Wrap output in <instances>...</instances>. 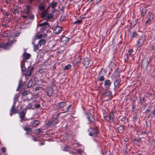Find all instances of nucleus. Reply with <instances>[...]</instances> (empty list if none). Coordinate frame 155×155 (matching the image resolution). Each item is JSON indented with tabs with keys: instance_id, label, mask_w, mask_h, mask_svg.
<instances>
[{
	"instance_id": "nucleus-1",
	"label": "nucleus",
	"mask_w": 155,
	"mask_h": 155,
	"mask_svg": "<svg viewBox=\"0 0 155 155\" xmlns=\"http://www.w3.org/2000/svg\"><path fill=\"white\" fill-rule=\"evenodd\" d=\"M13 42V41H10L7 43H4L2 45L0 44V48H2L5 49H8L11 47V45Z\"/></svg>"
},
{
	"instance_id": "nucleus-2",
	"label": "nucleus",
	"mask_w": 155,
	"mask_h": 155,
	"mask_svg": "<svg viewBox=\"0 0 155 155\" xmlns=\"http://www.w3.org/2000/svg\"><path fill=\"white\" fill-rule=\"evenodd\" d=\"M149 63V59L148 58H145L143 59L141 63V65L143 68H147Z\"/></svg>"
},
{
	"instance_id": "nucleus-3",
	"label": "nucleus",
	"mask_w": 155,
	"mask_h": 155,
	"mask_svg": "<svg viewBox=\"0 0 155 155\" xmlns=\"http://www.w3.org/2000/svg\"><path fill=\"white\" fill-rule=\"evenodd\" d=\"M91 130H92L89 133V135L93 137L96 136L98 132L97 128V127L94 128V129L92 128Z\"/></svg>"
},
{
	"instance_id": "nucleus-4",
	"label": "nucleus",
	"mask_w": 155,
	"mask_h": 155,
	"mask_svg": "<svg viewBox=\"0 0 155 155\" xmlns=\"http://www.w3.org/2000/svg\"><path fill=\"white\" fill-rule=\"evenodd\" d=\"M146 38V37L145 36H143L140 37L137 43L138 47L141 46L142 45Z\"/></svg>"
},
{
	"instance_id": "nucleus-5",
	"label": "nucleus",
	"mask_w": 155,
	"mask_h": 155,
	"mask_svg": "<svg viewBox=\"0 0 155 155\" xmlns=\"http://www.w3.org/2000/svg\"><path fill=\"white\" fill-rule=\"evenodd\" d=\"M26 113V110L25 109H23L19 113L20 117L21 118L20 121L22 122L23 121L25 120L24 119L25 114Z\"/></svg>"
},
{
	"instance_id": "nucleus-6",
	"label": "nucleus",
	"mask_w": 155,
	"mask_h": 155,
	"mask_svg": "<svg viewBox=\"0 0 155 155\" xmlns=\"http://www.w3.org/2000/svg\"><path fill=\"white\" fill-rule=\"evenodd\" d=\"M66 105V103L65 102H59L57 104L56 106L57 109L63 108Z\"/></svg>"
},
{
	"instance_id": "nucleus-7",
	"label": "nucleus",
	"mask_w": 155,
	"mask_h": 155,
	"mask_svg": "<svg viewBox=\"0 0 155 155\" xmlns=\"http://www.w3.org/2000/svg\"><path fill=\"white\" fill-rule=\"evenodd\" d=\"M62 31V28L59 26L55 27L54 29V32L57 34L60 33Z\"/></svg>"
},
{
	"instance_id": "nucleus-8",
	"label": "nucleus",
	"mask_w": 155,
	"mask_h": 155,
	"mask_svg": "<svg viewBox=\"0 0 155 155\" xmlns=\"http://www.w3.org/2000/svg\"><path fill=\"white\" fill-rule=\"evenodd\" d=\"M90 60L89 58H86L84 59L83 64L86 68H87L89 64Z\"/></svg>"
},
{
	"instance_id": "nucleus-9",
	"label": "nucleus",
	"mask_w": 155,
	"mask_h": 155,
	"mask_svg": "<svg viewBox=\"0 0 155 155\" xmlns=\"http://www.w3.org/2000/svg\"><path fill=\"white\" fill-rule=\"evenodd\" d=\"M104 96L110 98L112 97V92L110 91H108L103 93Z\"/></svg>"
},
{
	"instance_id": "nucleus-10",
	"label": "nucleus",
	"mask_w": 155,
	"mask_h": 155,
	"mask_svg": "<svg viewBox=\"0 0 155 155\" xmlns=\"http://www.w3.org/2000/svg\"><path fill=\"white\" fill-rule=\"evenodd\" d=\"M153 19V15L151 12H149V16L148 17L146 23H148Z\"/></svg>"
},
{
	"instance_id": "nucleus-11",
	"label": "nucleus",
	"mask_w": 155,
	"mask_h": 155,
	"mask_svg": "<svg viewBox=\"0 0 155 155\" xmlns=\"http://www.w3.org/2000/svg\"><path fill=\"white\" fill-rule=\"evenodd\" d=\"M39 26L42 27L43 29L47 28L49 26V24L47 22L39 24Z\"/></svg>"
},
{
	"instance_id": "nucleus-12",
	"label": "nucleus",
	"mask_w": 155,
	"mask_h": 155,
	"mask_svg": "<svg viewBox=\"0 0 155 155\" xmlns=\"http://www.w3.org/2000/svg\"><path fill=\"white\" fill-rule=\"evenodd\" d=\"M69 40V38L65 36L62 37L61 39V41L63 43H66Z\"/></svg>"
},
{
	"instance_id": "nucleus-13",
	"label": "nucleus",
	"mask_w": 155,
	"mask_h": 155,
	"mask_svg": "<svg viewBox=\"0 0 155 155\" xmlns=\"http://www.w3.org/2000/svg\"><path fill=\"white\" fill-rule=\"evenodd\" d=\"M111 83L110 81L109 80H106L104 82V86L105 87L108 89Z\"/></svg>"
},
{
	"instance_id": "nucleus-14",
	"label": "nucleus",
	"mask_w": 155,
	"mask_h": 155,
	"mask_svg": "<svg viewBox=\"0 0 155 155\" xmlns=\"http://www.w3.org/2000/svg\"><path fill=\"white\" fill-rule=\"evenodd\" d=\"M88 118L90 122H93L94 120V118L93 115L91 114H89L88 115Z\"/></svg>"
},
{
	"instance_id": "nucleus-15",
	"label": "nucleus",
	"mask_w": 155,
	"mask_h": 155,
	"mask_svg": "<svg viewBox=\"0 0 155 155\" xmlns=\"http://www.w3.org/2000/svg\"><path fill=\"white\" fill-rule=\"evenodd\" d=\"M40 124V121L38 120H34L32 122L31 126L33 127H35L36 126Z\"/></svg>"
},
{
	"instance_id": "nucleus-16",
	"label": "nucleus",
	"mask_w": 155,
	"mask_h": 155,
	"mask_svg": "<svg viewBox=\"0 0 155 155\" xmlns=\"http://www.w3.org/2000/svg\"><path fill=\"white\" fill-rule=\"evenodd\" d=\"M112 116H113V114L112 113L110 114H108L107 116L104 117V119L106 120L109 121L110 120L111 117Z\"/></svg>"
},
{
	"instance_id": "nucleus-17",
	"label": "nucleus",
	"mask_w": 155,
	"mask_h": 155,
	"mask_svg": "<svg viewBox=\"0 0 155 155\" xmlns=\"http://www.w3.org/2000/svg\"><path fill=\"white\" fill-rule=\"evenodd\" d=\"M23 58L26 59H28L30 58L31 55L30 54L26 53H24L23 55Z\"/></svg>"
},
{
	"instance_id": "nucleus-18",
	"label": "nucleus",
	"mask_w": 155,
	"mask_h": 155,
	"mask_svg": "<svg viewBox=\"0 0 155 155\" xmlns=\"http://www.w3.org/2000/svg\"><path fill=\"white\" fill-rule=\"evenodd\" d=\"M53 90L51 88H49L48 89L47 94L48 96H51L53 93Z\"/></svg>"
},
{
	"instance_id": "nucleus-19",
	"label": "nucleus",
	"mask_w": 155,
	"mask_h": 155,
	"mask_svg": "<svg viewBox=\"0 0 155 155\" xmlns=\"http://www.w3.org/2000/svg\"><path fill=\"white\" fill-rule=\"evenodd\" d=\"M120 81L121 80L120 79L116 80L114 82V87H116L117 86Z\"/></svg>"
},
{
	"instance_id": "nucleus-20",
	"label": "nucleus",
	"mask_w": 155,
	"mask_h": 155,
	"mask_svg": "<svg viewBox=\"0 0 155 155\" xmlns=\"http://www.w3.org/2000/svg\"><path fill=\"white\" fill-rule=\"evenodd\" d=\"M33 70V68H32L31 69H30L28 70V71H27L26 74V76H30L31 75V73L32 71Z\"/></svg>"
},
{
	"instance_id": "nucleus-21",
	"label": "nucleus",
	"mask_w": 155,
	"mask_h": 155,
	"mask_svg": "<svg viewBox=\"0 0 155 155\" xmlns=\"http://www.w3.org/2000/svg\"><path fill=\"white\" fill-rule=\"evenodd\" d=\"M46 43L44 39H41L39 41V44H40V46L44 45Z\"/></svg>"
},
{
	"instance_id": "nucleus-22",
	"label": "nucleus",
	"mask_w": 155,
	"mask_h": 155,
	"mask_svg": "<svg viewBox=\"0 0 155 155\" xmlns=\"http://www.w3.org/2000/svg\"><path fill=\"white\" fill-rule=\"evenodd\" d=\"M37 50H41V49H40V48H39V45H34V51H36Z\"/></svg>"
},
{
	"instance_id": "nucleus-23",
	"label": "nucleus",
	"mask_w": 155,
	"mask_h": 155,
	"mask_svg": "<svg viewBox=\"0 0 155 155\" xmlns=\"http://www.w3.org/2000/svg\"><path fill=\"white\" fill-rule=\"evenodd\" d=\"M48 13L46 11L42 13L41 15V18H44L45 16H47Z\"/></svg>"
},
{
	"instance_id": "nucleus-24",
	"label": "nucleus",
	"mask_w": 155,
	"mask_h": 155,
	"mask_svg": "<svg viewBox=\"0 0 155 155\" xmlns=\"http://www.w3.org/2000/svg\"><path fill=\"white\" fill-rule=\"evenodd\" d=\"M11 112L13 113H16L17 112L16 111V110L15 108V107L14 106H13L11 109Z\"/></svg>"
},
{
	"instance_id": "nucleus-25",
	"label": "nucleus",
	"mask_w": 155,
	"mask_h": 155,
	"mask_svg": "<svg viewBox=\"0 0 155 155\" xmlns=\"http://www.w3.org/2000/svg\"><path fill=\"white\" fill-rule=\"evenodd\" d=\"M71 68V66L70 64H68L67 65H66L64 68V70H67L69 69H70Z\"/></svg>"
},
{
	"instance_id": "nucleus-26",
	"label": "nucleus",
	"mask_w": 155,
	"mask_h": 155,
	"mask_svg": "<svg viewBox=\"0 0 155 155\" xmlns=\"http://www.w3.org/2000/svg\"><path fill=\"white\" fill-rule=\"evenodd\" d=\"M57 3L56 2H54L51 5V8H55L57 5Z\"/></svg>"
},
{
	"instance_id": "nucleus-27",
	"label": "nucleus",
	"mask_w": 155,
	"mask_h": 155,
	"mask_svg": "<svg viewBox=\"0 0 155 155\" xmlns=\"http://www.w3.org/2000/svg\"><path fill=\"white\" fill-rule=\"evenodd\" d=\"M24 129L25 131H27L28 132H31L32 131V129L28 127H25L24 128Z\"/></svg>"
},
{
	"instance_id": "nucleus-28",
	"label": "nucleus",
	"mask_w": 155,
	"mask_h": 155,
	"mask_svg": "<svg viewBox=\"0 0 155 155\" xmlns=\"http://www.w3.org/2000/svg\"><path fill=\"white\" fill-rule=\"evenodd\" d=\"M21 70L23 71H25V68L24 65L22 64H21Z\"/></svg>"
},
{
	"instance_id": "nucleus-29",
	"label": "nucleus",
	"mask_w": 155,
	"mask_h": 155,
	"mask_svg": "<svg viewBox=\"0 0 155 155\" xmlns=\"http://www.w3.org/2000/svg\"><path fill=\"white\" fill-rule=\"evenodd\" d=\"M39 8L41 10H43L45 9V7L43 5H41L40 6H39Z\"/></svg>"
},
{
	"instance_id": "nucleus-30",
	"label": "nucleus",
	"mask_w": 155,
	"mask_h": 155,
	"mask_svg": "<svg viewBox=\"0 0 155 155\" xmlns=\"http://www.w3.org/2000/svg\"><path fill=\"white\" fill-rule=\"evenodd\" d=\"M104 76H101L99 77V78L98 79V80L100 81H103L104 80Z\"/></svg>"
},
{
	"instance_id": "nucleus-31",
	"label": "nucleus",
	"mask_w": 155,
	"mask_h": 155,
	"mask_svg": "<svg viewBox=\"0 0 155 155\" xmlns=\"http://www.w3.org/2000/svg\"><path fill=\"white\" fill-rule=\"evenodd\" d=\"M71 105H69L67 107H66V110L64 111V113L67 112L68 111L69 109L71 107Z\"/></svg>"
},
{
	"instance_id": "nucleus-32",
	"label": "nucleus",
	"mask_w": 155,
	"mask_h": 155,
	"mask_svg": "<svg viewBox=\"0 0 155 155\" xmlns=\"http://www.w3.org/2000/svg\"><path fill=\"white\" fill-rule=\"evenodd\" d=\"M42 34H40L39 35H37L36 36V38L37 39H40L42 38Z\"/></svg>"
},
{
	"instance_id": "nucleus-33",
	"label": "nucleus",
	"mask_w": 155,
	"mask_h": 155,
	"mask_svg": "<svg viewBox=\"0 0 155 155\" xmlns=\"http://www.w3.org/2000/svg\"><path fill=\"white\" fill-rule=\"evenodd\" d=\"M56 122H54L53 121H51L50 122L48 123V124L49 125H54L56 124Z\"/></svg>"
},
{
	"instance_id": "nucleus-34",
	"label": "nucleus",
	"mask_w": 155,
	"mask_h": 155,
	"mask_svg": "<svg viewBox=\"0 0 155 155\" xmlns=\"http://www.w3.org/2000/svg\"><path fill=\"white\" fill-rule=\"evenodd\" d=\"M28 91H24L22 93V95L23 96H25L27 94Z\"/></svg>"
},
{
	"instance_id": "nucleus-35",
	"label": "nucleus",
	"mask_w": 155,
	"mask_h": 155,
	"mask_svg": "<svg viewBox=\"0 0 155 155\" xmlns=\"http://www.w3.org/2000/svg\"><path fill=\"white\" fill-rule=\"evenodd\" d=\"M82 21V20H78L77 21H76L75 22H74V24H76V23H77V24H79L80 23V22H81Z\"/></svg>"
},
{
	"instance_id": "nucleus-36",
	"label": "nucleus",
	"mask_w": 155,
	"mask_h": 155,
	"mask_svg": "<svg viewBox=\"0 0 155 155\" xmlns=\"http://www.w3.org/2000/svg\"><path fill=\"white\" fill-rule=\"evenodd\" d=\"M39 72L41 74H43L44 72V70L43 69H41L39 70Z\"/></svg>"
},
{
	"instance_id": "nucleus-37",
	"label": "nucleus",
	"mask_w": 155,
	"mask_h": 155,
	"mask_svg": "<svg viewBox=\"0 0 155 155\" xmlns=\"http://www.w3.org/2000/svg\"><path fill=\"white\" fill-rule=\"evenodd\" d=\"M53 16V15L51 14H48L47 15V17H48L49 18H52Z\"/></svg>"
},
{
	"instance_id": "nucleus-38",
	"label": "nucleus",
	"mask_w": 155,
	"mask_h": 155,
	"mask_svg": "<svg viewBox=\"0 0 155 155\" xmlns=\"http://www.w3.org/2000/svg\"><path fill=\"white\" fill-rule=\"evenodd\" d=\"M137 34L135 32H133L132 34V37H134L137 36Z\"/></svg>"
},
{
	"instance_id": "nucleus-39",
	"label": "nucleus",
	"mask_w": 155,
	"mask_h": 155,
	"mask_svg": "<svg viewBox=\"0 0 155 155\" xmlns=\"http://www.w3.org/2000/svg\"><path fill=\"white\" fill-rule=\"evenodd\" d=\"M1 150H2V151L3 153L5 152V149L4 147H2Z\"/></svg>"
},
{
	"instance_id": "nucleus-40",
	"label": "nucleus",
	"mask_w": 155,
	"mask_h": 155,
	"mask_svg": "<svg viewBox=\"0 0 155 155\" xmlns=\"http://www.w3.org/2000/svg\"><path fill=\"white\" fill-rule=\"evenodd\" d=\"M41 88L40 87H36L35 88V90L36 91H38Z\"/></svg>"
},
{
	"instance_id": "nucleus-41",
	"label": "nucleus",
	"mask_w": 155,
	"mask_h": 155,
	"mask_svg": "<svg viewBox=\"0 0 155 155\" xmlns=\"http://www.w3.org/2000/svg\"><path fill=\"white\" fill-rule=\"evenodd\" d=\"M43 130L41 129H38L37 130V132L38 133H40Z\"/></svg>"
},
{
	"instance_id": "nucleus-42",
	"label": "nucleus",
	"mask_w": 155,
	"mask_h": 155,
	"mask_svg": "<svg viewBox=\"0 0 155 155\" xmlns=\"http://www.w3.org/2000/svg\"><path fill=\"white\" fill-rule=\"evenodd\" d=\"M78 61H77V62L76 61V60H74L75 62H76L77 64L79 63V62L80 61L81 58H80V57H79L78 58Z\"/></svg>"
},
{
	"instance_id": "nucleus-43",
	"label": "nucleus",
	"mask_w": 155,
	"mask_h": 155,
	"mask_svg": "<svg viewBox=\"0 0 155 155\" xmlns=\"http://www.w3.org/2000/svg\"><path fill=\"white\" fill-rule=\"evenodd\" d=\"M133 50L132 49H130L128 50V52L129 53H132L133 52Z\"/></svg>"
},
{
	"instance_id": "nucleus-44",
	"label": "nucleus",
	"mask_w": 155,
	"mask_h": 155,
	"mask_svg": "<svg viewBox=\"0 0 155 155\" xmlns=\"http://www.w3.org/2000/svg\"><path fill=\"white\" fill-rule=\"evenodd\" d=\"M3 36L4 37H6L8 36V34L7 33H4L3 34Z\"/></svg>"
},
{
	"instance_id": "nucleus-45",
	"label": "nucleus",
	"mask_w": 155,
	"mask_h": 155,
	"mask_svg": "<svg viewBox=\"0 0 155 155\" xmlns=\"http://www.w3.org/2000/svg\"><path fill=\"white\" fill-rule=\"evenodd\" d=\"M35 107L36 108H39L40 107V105L39 104H37L35 105Z\"/></svg>"
},
{
	"instance_id": "nucleus-46",
	"label": "nucleus",
	"mask_w": 155,
	"mask_h": 155,
	"mask_svg": "<svg viewBox=\"0 0 155 155\" xmlns=\"http://www.w3.org/2000/svg\"><path fill=\"white\" fill-rule=\"evenodd\" d=\"M125 120V117H123L121 119V120L122 121H124Z\"/></svg>"
},
{
	"instance_id": "nucleus-47",
	"label": "nucleus",
	"mask_w": 155,
	"mask_h": 155,
	"mask_svg": "<svg viewBox=\"0 0 155 155\" xmlns=\"http://www.w3.org/2000/svg\"><path fill=\"white\" fill-rule=\"evenodd\" d=\"M118 128L120 130H122V129H123V127L121 126H120Z\"/></svg>"
},
{
	"instance_id": "nucleus-48",
	"label": "nucleus",
	"mask_w": 155,
	"mask_h": 155,
	"mask_svg": "<svg viewBox=\"0 0 155 155\" xmlns=\"http://www.w3.org/2000/svg\"><path fill=\"white\" fill-rule=\"evenodd\" d=\"M19 35V33H17L15 34V36H18Z\"/></svg>"
},
{
	"instance_id": "nucleus-49",
	"label": "nucleus",
	"mask_w": 155,
	"mask_h": 155,
	"mask_svg": "<svg viewBox=\"0 0 155 155\" xmlns=\"http://www.w3.org/2000/svg\"><path fill=\"white\" fill-rule=\"evenodd\" d=\"M152 49L153 50L155 51V45L153 47Z\"/></svg>"
},
{
	"instance_id": "nucleus-50",
	"label": "nucleus",
	"mask_w": 155,
	"mask_h": 155,
	"mask_svg": "<svg viewBox=\"0 0 155 155\" xmlns=\"http://www.w3.org/2000/svg\"><path fill=\"white\" fill-rule=\"evenodd\" d=\"M77 151L78 153H81V152H82V151L81 150H78Z\"/></svg>"
},
{
	"instance_id": "nucleus-51",
	"label": "nucleus",
	"mask_w": 155,
	"mask_h": 155,
	"mask_svg": "<svg viewBox=\"0 0 155 155\" xmlns=\"http://www.w3.org/2000/svg\"><path fill=\"white\" fill-rule=\"evenodd\" d=\"M131 53H129L128 55L127 56V58L128 57V56H130L131 55Z\"/></svg>"
},
{
	"instance_id": "nucleus-52",
	"label": "nucleus",
	"mask_w": 155,
	"mask_h": 155,
	"mask_svg": "<svg viewBox=\"0 0 155 155\" xmlns=\"http://www.w3.org/2000/svg\"><path fill=\"white\" fill-rule=\"evenodd\" d=\"M31 83V81H30L29 82H28V84H29ZM32 84L31 83V84H30V85L29 86V87H30L32 85Z\"/></svg>"
},
{
	"instance_id": "nucleus-53",
	"label": "nucleus",
	"mask_w": 155,
	"mask_h": 155,
	"mask_svg": "<svg viewBox=\"0 0 155 155\" xmlns=\"http://www.w3.org/2000/svg\"><path fill=\"white\" fill-rule=\"evenodd\" d=\"M37 45H39V48H40V49H41L42 48L41 47V46H40V44L38 43V44Z\"/></svg>"
},
{
	"instance_id": "nucleus-54",
	"label": "nucleus",
	"mask_w": 155,
	"mask_h": 155,
	"mask_svg": "<svg viewBox=\"0 0 155 155\" xmlns=\"http://www.w3.org/2000/svg\"><path fill=\"white\" fill-rule=\"evenodd\" d=\"M124 141H125V142H127L128 141V139L127 138H126V139H124Z\"/></svg>"
},
{
	"instance_id": "nucleus-55",
	"label": "nucleus",
	"mask_w": 155,
	"mask_h": 155,
	"mask_svg": "<svg viewBox=\"0 0 155 155\" xmlns=\"http://www.w3.org/2000/svg\"><path fill=\"white\" fill-rule=\"evenodd\" d=\"M50 18H48V17L46 19V20L47 21H48Z\"/></svg>"
},
{
	"instance_id": "nucleus-56",
	"label": "nucleus",
	"mask_w": 155,
	"mask_h": 155,
	"mask_svg": "<svg viewBox=\"0 0 155 155\" xmlns=\"http://www.w3.org/2000/svg\"><path fill=\"white\" fill-rule=\"evenodd\" d=\"M44 144V143H40V145H43V144Z\"/></svg>"
},
{
	"instance_id": "nucleus-57",
	"label": "nucleus",
	"mask_w": 155,
	"mask_h": 155,
	"mask_svg": "<svg viewBox=\"0 0 155 155\" xmlns=\"http://www.w3.org/2000/svg\"><path fill=\"white\" fill-rule=\"evenodd\" d=\"M6 2H9L10 0H5Z\"/></svg>"
},
{
	"instance_id": "nucleus-58",
	"label": "nucleus",
	"mask_w": 155,
	"mask_h": 155,
	"mask_svg": "<svg viewBox=\"0 0 155 155\" xmlns=\"http://www.w3.org/2000/svg\"><path fill=\"white\" fill-rule=\"evenodd\" d=\"M29 13V11H28L27 12H26V13L28 14Z\"/></svg>"
},
{
	"instance_id": "nucleus-59",
	"label": "nucleus",
	"mask_w": 155,
	"mask_h": 155,
	"mask_svg": "<svg viewBox=\"0 0 155 155\" xmlns=\"http://www.w3.org/2000/svg\"><path fill=\"white\" fill-rule=\"evenodd\" d=\"M146 111H147V112H149L150 111V110H146Z\"/></svg>"
},
{
	"instance_id": "nucleus-60",
	"label": "nucleus",
	"mask_w": 155,
	"mask_h": 155,
	"mask_svg": "<svg viewBox=\"0 0 155 155\" xmlns=\"http://www.w3.org/2000/svg\"><path fill=\"white\" fill-rule=\"evenodd\" d=\"M23 17L24 18L26 17V16H23Z\"/></svg>"
},
{
	"instance_id": "nucleus-61",
	"label": "nucleus",
	"mask_w": 155,
	"mask_h": 155,
	"mask_svg": "<svg viewBox=\"0 0 155 155\" xmlns=\"http://www.w3.org/2000/svg\"><path fill=\"white\" fill-rule=\"evenodd\" d=\"M6 15L8 16V13H6Z\"/></svg>"
},
{
	"instance_id": "nucleus-62",
	"label": "nucleus",
	"mask_w": 155,
	"mask_h": 155,
	"mask_svg": "<svg viewBox=\"0 0 155 155\" xmlns=\"http://www.w3.org/2000/svg\"><path fill=\"white\" fill-rule=\"evenodd\" d=\"M137 155H142V154L141 153H139Z\"/></svg>"
},
{
	"instance_id": "nucleus-63",
	"label": "nucleus",
	"mask_w": 155,
	"mask_h": 155,
	"mask_svg": "<svg viewBox=\"0 0 155 155\" xmlns=\"http://www.w3.org/2000/svg\"><path fill=\"white\" fill-rule=\"evenodd\" d=\"M10 115H11V116H12V113H11L10 114Z\"/></svg>"
},
{
	"instance_id": "nucleus-64",
	"label": "nucleus",
	"mask_w": 155,
	"mask_h": 155,
	"mask_svg": "<svg viewBox=\"0 0 155 155\" xmlns=\"http://www.w3.org/2000/svg\"><path fill=\"white\" fill-rule=\"evenodd\" d=\"M34 140H35V141H36V140L34 139Z\"/></svg>"
}]
</instances>
